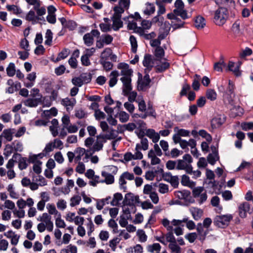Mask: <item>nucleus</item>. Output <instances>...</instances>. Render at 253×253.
I'll return each instance as SVG.
<instances>
[{
    "mask_svg": "<svg viewBox=\"0 0 253 253\" xmlns=\"http://www.w3.org/2000/svg\"><path fill=\"white\" fill-rule=\"evenodd\" d=\"M117 68L120 70V75L122 76L120 80L123 84V91L125 94H127L132 89L131 78L133 71L127 64L123 62L118 64Z\"/></svg>",
    "mask_w": 253,
    "mask_h": 253,
    "instance_id": "f257e3e1",
    "label": "nucleus"
},
{
    "mask_svg": "<svg viewBox=\"0 0 253 253\" xmlns=\"http://www.w3.org/2000/svg\"><path fill=\"white\" fill-rule=\"evenodd\" d=\"M103 134H100L96 136V139L88 137L84 140V145L90 149L92 153L102 150L104 144L106 143Z\"/></svg>",
    "mask_w": 253,
    "mask_h": 253,
    "instance_id": "f03ea898",
    "label": "nucleus"
},
{
    "mask_svg": "<svg viewBox=\"0 0 253 253\" xmlns=\"http://www.w3.org/2000/svg\"><path fill=\"white\" fill-rule=\"evenodd\" d=\"M137 102L139 110L142 112H144L145 113L141 115L135 114L133 116L134 118L140 117L142 119H145L147 116H152L155 118L156 117L155 111L153 109V106L151 104L148 103L147 107L145 102L143 99H138Z\"/></svg>",
    "mask_w": 253,
    "mask_h": 253,
    "instance_id": "7ed1b4c3",
    "label": "nucleus"
},
{
    "mask_svg": "<svg viewBox=\"0 0 253 253\" xmlns=\"http://www.w3.org/2000/svg\"><path fill=\"white\" fill-rule=\"evenodd\" d=\"M114 13L112 17L113 22L112 28L114 31H118L123 27V22L121 20L122 14L124 12V9L121 7H114Z\"/></svg>",
    "mask_w": 253,
    "mask_h": 253,
    "instance_id": "20e7f679",
    "label": "nucleus"
},
{
    "mask_svg": "<svg viewBox=\"0 0 253 253\" xmlns=\"http://www.w3.org/2000/svg\"><path fill=\"white\" fill-rule=\"evenodd\" d=\"M228 17L227 9L224 7H219L214 12V22L216 25L222 26L225 23Z\"/></svg>",
    "mask_w": 253,
    "mask_h": 253,
    "instance_id": "39448f33",
    "label": "nucleus"
},
{
    "mask_svg": "<svg viewBox=\"0 0 253 253\" xmlns=\"http://www.w3.org/2000/svg\"><path fill=\"white\" fill-rule=\"evenodd\" d=\"M192 195L194 198L197 199L199 204H202L207 199V192L203 187H195L192 190Z\"/></svg>",
    "mask_w": 253,
    "mask_h": 253,
    "instance_id": "423d86ee",
    "label": "nucleus"
},
{
    "mask_svg": "<svg viewBox=\"0 0 253 253\" xmlns=\"http://www.w3.org/2000/svg\"><path fill=\"white\" fill-rule=\"evenodd\" d=\"M91 80V76L90 74L83 73L78 77L73 78L72 80V83L75 86L81 87L84 84L89 83Z\"/></svg>",
    "mask_w": 253,
    "mask_h": 253,
    "instance_id": "0eeeda50",
    "label": "nucleus"
},
{
    "mask_svg": "<svg viewBox=\"0 0 253 253\" xmlns=\"http://www.w3.org/2000/svg\"><path fill=\"white\" fill-rule=\"evenodd\" d=\"M175 8L173 10V13L177 16H180L183 19H187V11L184 9V4L181 0H176L174 3Z\"/></svg>",
    "mask_w": 253,
    "mask_h": 253,
    "instance_id": "6e6552de",
    "label": "nucleus"
},
{
    "mask_svg": "<svg viewBox=\"0 0 253 253\" xmlns=\"http://www.w3.org/2000/svg\"><path fill=\"white\" fill-rule=\"evenodd\" d=\"M235 86L234 83L231 80H229L228 85L223 95L224 99L229 103H232L233 101L235 96Z\"/></svg>",
    "mask_w": 253,
    "mask_h": 253,
    "instance_id": "1a4fd4ad",
    "label": "nucleus"
},
{
    "mask_svg": "<svg viewBox=\"0 0 253 253\" xmlns=\"http://www.w3.org/2000/svg\"><path fill=\"white\" fill-rule=\"evenodd\" d=\"M231 219V215H217L215 217L214 223L218 227L224 228L228 225Z\"/></svg>",
    "mask_w": 253,
    "mask_h": 253,
    "instance_id": "9d476101",
    "label": "nucleus"
},
{
    "mask_svg": "<svg viewBox=\"0 0 253 253\" xmlns=\"http://www.w3.org/2000/svg\"><path fill=\"white\" fill-rule=\"evenodd\" d=\"M140 146L139 145H136L135 151L134 154L130 152H127L124 155V159L126 161H129L131 160H141L143 158V154L141 152Z\"/></svg>",
    "mask_w": 253,
    "mask_h": 253,
    "instance_id": "9b49d317",
    "label": "nucleus"
},
{
    "mask_svg": "<svg viewBox=\"0 0 253 253\" xmlns=\"http://www.w3.org/2000/svg\"><path fill=\"white\" fill-rule=\"evenodd\" d=\"M44 156L43 153H40L38 155H33V169L35 172L37 174H40L42 172V163L38 158H42Z\"/></svg>",
    "mask_w": 253,
    "mask_h": 253,
    "instance_id": "f8f14e48",
    "label": "nucleus"
},
{
    "mask_svg": "<svg viewBox=\"0 0 253 253\" xmlns=\"http://www.w3.org/2000/svg\"><path fill=\"white\" fill-rule=\"evenodd\" d=\"M100 32L97 30H92L90 33L85 34L83 40L85 44L87 46H91L94 42L93 37H99Z\"/></svg>",
    "mask_w": 253,
    "mask_h": 253,
    "instance_id": "ddd939ff",
    "label": "nucleus"
},
{
    "mask_svg": "<svg viewBox=\"0 0 253 253\" xmlns=\"http://www.w3.org/2000/svg\"><path fill=\"white\" fill-rule=\"evenodd\" d=\"M174 131L175 132L172 136V140L175 144L178 143L180 139H181L180 137L188 136L190 134V131L188 130L184 129H180L178 127L174 128Z\"/></svg>",
    "mask_w": 253,
    "mask_h": 253,
    "instance_id": "4468645a",
    "label": "nucleus"
},
{
    "mask_svg": "<svg viewBox=\"0 0 253 253\" xmlns=\"http://www.w3.org/2000/svg\"><path fill=\"white\" fill-rule=\"evenodd\" d=\"M150 82L151 80L150 79L149 76L148 74L145 75L143 78H139L137 85L138 90H145L150 87Z\"/></svg>",
    "mask_w": 253,
    "mask_h": 253,
    "instance_id": "2eb2a0df",
    "label": "nucleus"
},
{
    "mask_svg": "<svg viewBox=\"0 0 253 253\" xmlns=\"http://www.w3.org/2000/svg\"><path fill=\"white\" fill-rule=\"evenodd\" d=\"M253 209L251 208L250 205L247 202H244L241 204L239 206V212L240 217L245 218L247 216V213H251Z\"/></svg>",
    "mask_w": 253,
    "mask_h": 253,
    "instance_id": "dca6fc26",
    "label": "nucleus"
},
{
    "mask_svg": "<svg viewBox=\"0 0 253 253\" xmlns=\"http://www.w3.org/2000/svg\"><path fill=\"white\" fill-rule=\"evenodd\" d=\"M176 15L174 13H169L167 14L168 18L172 20L171 25L174 29L181 28L184 24V22L180 20Z\"/></svg>",
    "mask_w": 253,
    "mask_h": 253,
    "instance_id": "f3484780",
    "label": "nucleus"
},
{
    "mask_svg": "<svg viewBox=\"0 0 253 253\" xmlns=\"http://www.w3.org/2000/svg\"><path fill=\"white\" fill-rule=\"evenodd\" d=\"M41 221L46 225V229L51 232L53 229V223L51 221V216L47 213H43L41 217Z\"/></svg>",
    "mask_w": 253,
    "mask_h": 253,
    "instance_id": "a211bd4d",
    "label": "nucleus"
},
{
    "mask_svg": "<svg viewBox=\"0 0 253 253\" xmlns=\"http://www.w3.org/2000/svg\"><path fill=\"white\" fill-rule=\"evenodd\" d=\"M46 10L44 7L38 8L33 11V22H38L43 20L42 16L45 14Z\"/></svg>",
    "mask_w": 253,
    "mask_h": 253,
    "instance_id": "6ab92c4d",
    "label": "nucleus"
},
{
    "mask_svg": "<svg viewBox=\"0 0 253 253\" xmlns=\"http://www.w3.org/2000/svg\"><path fill=\"white\" fill-rule=\"evenodd\" d=\"M139 200L138 196H135L133 194L129 193L126 195L124 202L126 205H133L139 203Z\"/></svg>",
    "mask_w": 253,
    "mask_h": 253,
    "instance_id": "aec40b11",
    "label": "nucleus"
},
{
    "mask_svg": "<svg viewBox=\"0 0 253 253\" xmlns=\"http://www.w3.org/2000/svg\"><path fill=\"white\" fill-rule=\"evenodd\" d=\"M56 9L53 5H50L47 7L48 15L46 16V20L49 23L53 24L56 23Z\"/></svg>",
    "mask_w": 253,
    "mask_h": 253,
    "instance_id": "412c9836",
    "label": "nucleus"
},
{
    "mask_svg": "<svg viewBox=\"0 0 253 253\" xmlns=\"http://www.w3.org/2000/svg\"><path fill=\"white\" fill-rule=\"evenodd\" d=\"M33 180L35 181L33 182V190L37 189L38 186H43L47 184L46 179L41 175L35 177Z\"/></svg>",
    "mask_w": 253,
    "mask_h": 253,
    "instance_id": "4be33fe9",
    "label": "nucleus"
},
{
    "mask_svg": "<svg viewBox=\"0 0 253 253\" xmlns=\"http://www.w3.org/2000/svg\"><path fill=\"white\" fill-rule=\"evenodd\" d=\"M189 211L193 219L195 220H199L203 215V211L197 207H192L190 208Z\"/></svg>",
    "mask_w": 253,
    "mask_h": 253,
    "instance_id": "5701e85b",
    "label": "nucleus"
},
{
    "mask_svg": "<svg viewBox=\"0 0 253 253\" xmlns=\"http://www.w3.org/2000/svg\"><path fill=\"white\" fill-rule=\"evenodd\" d=\"M16 77L19 79H24V83L25 85L29 87L32 86V74H29L26 79H24L23 74L20 71L17 70L16 71Z\"/></svg>",
    "mask_w": 253,
    "mask_h": 253,
    "instance_id": "b1692460",
    "label": "nucleus"
},
{
    "mask_svg": "<svg viewBox=\"0 0 253 253\" xmlns=\"http://www.w3.org/2000/svg\"><path fill=\"white\" fill-rule=\"evenodd\" d=\"M177 167L176 169L178 170H184L187 173L191 172L192 166H189L182 159L177 160Z\"/></svg>",
    "mask_w": 253,
    "mask_h": 253,
    "instance_id": "393cba45",
    "label": "nucleus"
},
{
    "mask_svg": "<svg viewBox=\"0 0 253 253\" xmlns=\"http://www.w3.org/2000/svg\"><path fill=\"white\" fill-rule=\"evenodd\" d=\"M154 61L155 60L153 59L151 55L146 54L144 57L143 65L147 69L150 70L154 65Z\"/></svg>",
    "mask_w": 253,
    "mask_h": 253,
    "instance_id": "a878e982",
    "label": "nucleus"
},
{
    "mask_svg": "<svg viewBox=\"0 0 253 253\" xmlns=\"http://www.w3.org/2000/svg\"><path fill=\"white\" fill-rule=\"evenodd\" d=\"M158 61H159L156 66V70L158 72H162L169 68V63L166 59L163 58Z\"/></svg>",
    "mask_w": 253,
    "mask_h": 253,
    "instance_id": "bb28decb",
    "label": "nucleus"
},
{
    "mask_svg": "<svg viewBox=\"0 0 253 253\" xmlns=\"http://www.w3.org/2000/svg\"><path fill=\"white\" fill-rule=\"evenodd\" d=\"M101 175L104 178L103 180V183H105L106 184L109 185L114 183V176L111 173L106 172V171H101Z\"/></svg>",
    "mask_w": 253,
    "mask_h": 253,
    "instance_id": "cd10ccee",
    "label": "nucleus"
},
{
    "mask_svg": "<svg viewBox=\"0 0 253 253\" xmlns=\"http://www.w3.org/2000/svg\"><path fill=\"white\" fill-rule=\"evenodd\" d=\"M42 102V95L39 94V90L33 89V107L37 106Z\"/></svg>",
    "mask_w": 253,
    "mask_h": 253,
    "instance_id": "c85d7f7f",
    "label": "nucleus"
},
{
    "mask_svg": "<svg viewBox=\"0 0 253 253\" xmlns=\"http://www.w3.org/2000/svg\"><path fill=\"white\" fill-rule=\"evenodd\" d=\"M146 135L152 139L153 143L157 142L160 139V135L154 129H148L146 131Z\"/></svg>",
    "mask_w": 253,
    "mask_h": 253,
    "instance_id": "c756f323",
    "label": "nucleus"
},
{
    "mask_svg": "<svg viewBox=\"0 0 253 253\" xmlns=\"http://www.w3.org/2000/svg\"><path fill=\"white\" fill-rule=\"evenodd\" d=\"M181 183L184 186H188L190 188L194 187L196 185V183L191 180L189 177L185 174L182 176Z\"/></svg>",
    "mask_w": 253,
    "mask_h": 253,
    "instance_id": "7c9ffc66",
    "label": "nucleus"
},
{
    "mask_svg": "<svg viewBox=\"0 0 253 253\" xmlns=\"http://www.w3.org/2000/svg\"><path fill=\"white\" fill-rule=\"evenodd\" d=\"M118 76L119 73L117 71H113L110 73L109 75L110 80L109 81L110 87H112L116 84L118 82L117 78Z\"/></svg>",
    "mask_w": 253,
    "mask_h": 253,
    "instance_id": "2f4dec72",
    "label": "nucleus"
},
{
    "mask_svg": "<svg viewBox=\"0 0 253 253\" xmlns=\"http://www.w3.org/2000/svg\"><path fill=\"white\" fill-rule=\"evenodd\" d=\"M15 133V129L8 128L4 129L2 133V136L8 141H11L13 138V134Z\"/></svg>",
    "mask_w": 253,
    "mask_h": 253,
    "instance_id": "473e14b6",
    "label": "nucleus"
},
{
    "mask_svg": "<svg viewBox=\"0 0 253 253\" xmlns=\"http://www.w3.org/2000/svg\"><path fill=\"white\" fill-rule=\"evenodd\" d=\"M75 162L81 161L82 157L85 154L86 150L84 148L78 147L75 150Z\"/></svg>",
    "mask_w": 253,
    "mask_h": 253,
    "instance_id": "72a5a7b5",
    "label": "nucleus"
},
{
    "mask_svg": "<svg viewBox=\"0 0 253 253\" xmlns=\"http://www.w3.org/2000/svg\"><path fill=\"white\" fill-rule=\"evenodd\" d=\"M17 160L18 162V168L20 170H23L26 169L28 164L30 163L29 160H28L27 158L25 157H20Z\"/></svg>",
    "mask_w": 253,
    "mask_h": 253,
    "instance_id": "f704fd0d",
    "label": "nucleus"
},
{
    "mask_svg": "<svg viewBox=\"0 0 253 253\" xmlns=\"http://www.w3.org/2000/svg\"><path fill=\"white\" fill-rule=\"evenodd\" d=\"M219 159V157L218 155V153L215 148H214V151H213L212 153L210 154L208 157H207V160L208 162L212 165H213L216 161H217Z\"/></svg>",
    "mask_w": 253,
    "mask_h": 253,
    "instance_id": "c9c22d12",
    "label": "nucleus"
},
{
    "mask_svg": "<svg viewBox=\"0 0 253 253\" xmlns=\"http://www.w3.org/2000/svg\"><path fill=\"white\" fill-rule=\"evenodd\" d=\"M46 209L48 212V214L54 215L55 218L58 216H60L61 213L56 209L53 204H48L46 206Z\"/></svg>",
    "mask_w": 253,
    "mask_h": 253,
    "instance_id": "e433bc0d",
    "label": "nucleus"
},
{
    "mask_svg": "<svg viewBox=\"0 0 253 253\" xmlns=\"http://www.w3.org/2000/svg\"><path fill=\"white\" fill-rule=\"evenodd\" d=\"M20 157V155L18 153H14L12 159H10L6 165V168L7 169H13L15 161Z\"/></svg>",
    "mask_w": 253,
    "mask_h": 253,
    "instance_id": "4c0bfd02",
    "label": "nucleus"
},
{
    "mask_svg": "<svg viewBox=\"0 0 253 253\" xmlns=\"http://www.w3.org/2000/svg\"><path fill=\"white\" fill-rule=\"evenodd\" d=\"M76 103V100L75 98H69L68 97L63 99L61 100V104L64 106L71 107L72 108Z\"/></svg>",
    "mask_w": 253,
    "mask_h": 253,
    "instance_id": "58836bf2",
    "label": "nucleus"
},
{
    "mask_svg": "<svg viewBox=\"0 0 253 253\" xmlns=\"http://www.w3.org/2000/svg\"><path fill=\"white\" fill-rule=\"evenodd\" d=\"M146 249L147 251L151 253H154L155 252L159 253L161 249V246L159 243H154L148 245Z\"/></svg>",
    "mask_w": 253,
    "mask_h": 253,
    "instance_id": "ea45409f",
    "label": "nucleus"
},
{
    "mask_svg": "<svg viewBox=\"0 0 253 253\" xmlns=\"http://www.w3.org/2000/svg\"><path fill=\"white\" fill-rule=\"evenodd\" d=\"M70 54V50L68 49L65 48L62 50L58 55L55 60H53L54 62H57L61 60L66 58Z\"/></svg>",
    "mask_w": 253,
    "mask_h": 253,
    "instance_id": "a19ab883",
    "label": "nucleus"
},
{
    "mask_svg": "<svg viewBox=\"0 0 253 253\" xmlns=\"http://www.w3.org/2000/svg\"><path fill=\"white\" fill-rule=\"evenodd\" d=\"M228 69L229 71H232L237 76L240 75L239 67L235 65V63L229 61L228 64Z\"/></svg>",
    "mask_w": 253,
    "mask_h": 253,
    "instance_id": "79ce46f5",
    "label": "nucleus"
},
{
    "mask_svg": "<svg viewBox=\"0 0 253 253\" xmlns=\"http://www.w3.org/2000/svg\"><path fill=\"white\" fill-rule=\"evenodd\" d=\"M155 11V7L153 4L147 2L145 4V8L144 10V13L146 15H151Z\"/></svg>",
    "mask_w": 253,
    "mask_h": 253,
    "instance_id": "37998d69",
    "label": "nucleus"
},
{
    "mask_svg": "<svg viewBox=\"0 0 253 253\" xmlns=\"http://www.w3.org/2000/svg\"><path fill=\"white\" fill-rule=\"evenodd\" d=\"M57 114V110L54 108L52 107L49 110H44L42 114V116L46 118H50L52 116H55Z\"/></svg>",
    "mask_w": 253,
    "mask_h": 253,
    "instance_id": "c03bdc74",
    "label": "nucleus"
},
{
    "mask_svg": "<svg viewBox=\"0 0 253 253\" xmlns=\"http://www.w3.org/2000/svg\"><path fill=\"white\" fill-rule=\"evenodd\" d=\"M206 25L205 19L202 16H198L195 21V26L198 29H202Z\"/></svg>",
    "mask_w": 253,
    "mask_h": 253,
    "instance_id": "a18cd8bd",
    "label": "nucleus"
},
{
    "mask_svg": "<svg viewBox=\"0 0 253 253\" xmlns=\"http://www.w3.org/2000/svg\"><path fill=\"white\" fill-rule=\"evenodd\" d=\"M123 196L122 194L119 193H115L114 195L113 199L110 202L111 206H116L119 205V202L122 200Z\"/></svg>",
    "mask_w": 253,
    "mask_h": 253,
    "instance_id": "49530a36",
    "label": "nucleus"
},
{
    "mask_svg": "<svg viewBox=\"0 0 253 253\" xmlns=\"http://www.w3.org/2000/svg\"><path fill=\"white\" fill-rule=\"evenodd\" d=\"M165 51L162 47H157L154 51V55L155 57L156 58V60H161L163 58V57L164 56Z\"/></svg>",
    "mask_w": 253,
    "mask_h": 253,
    "instance_id": "de8ad7c7",
    "label": "nucleus"
},
{
    "mask_svg": "<svg viewBox=\"0 0 253 253\" xmlns=\"http://www.w3.org/2000/svg\"><path fill=\"white\" fill-rule=\"evenodd\" d=\"M17 205L20 209H23L26 205L31 206L32 205V199H28L27 202L22 199H20L17 201Z\"/></svg>",
    "mask_w": 253,
    "mask_h": 253,
    "instance_id": "09e8293b",
    "label": "nucleus"
},
{
    "mask_svg": "<svg viewBox=\"0 0 253 253\" xmlns=\"http://www.w3.org/2000/svg\"><path fill=\"white\" fill-rule=\"evenodd\" d=\"M223 123V120L220 118H214L211 121V126L212 128L219 127Z\"/></svg>",
    "mask_w": 253,
    "mask_h": 253,
    "instance_id": "8fccbe9b",
    "label": "nucleus"
},
{
    "mask_svg": "<svg viewBox=\"0 0 253 253\" xmlns=\"http://www.w3.org/2000/svg\"><path fill=\"white\" fill-rule=\"evenodd\" d=\"M219 202H220V199L217 196H213L211 198V205L213 207H217V211H220L222 210V207L221 206H220L219 205Z\"/></svg>",
    "mask_w": 253,
    "mask_h": 253,
    "instance_id": "3c124183",
    "label": "nucleus"
},
{
    "mask_svg": "<svg viewBox=\"0 0 253 253\" xmlns=\"http://www.w3.org/2000/svg\"><path fill=\"white\" fill-rule=\"evenodd\" d=\"M6 73L9 77H13L16 73L15 66L13 63H10L6 68Z\"/></svg>",
    "mask_w": 253,
    "mask_h": 253,
    "instance_id": "603ef678",
    "label": "nucleus"
},
{
    "mask_svg": "<svg viewBox=\"0 0 253 253\" xmlns=\"http://www.w3.org/2000/svg\"><path fill=\"white\" fill-rule=\"evenodd\" d=\"M75 162L77 164L75 168L76 171L80 174H83L84 173L85 170V166L84 163L81 161Z\"/></svg>",
    "mask_w": 253,
    "mask_h": 253,
    "instance_id": "864d4df0",
    "label": "nucleus"
},
{
    "mask_svg": "<svg viewBox=\"0 0 253 253\" xmlns=\"http://www.w3.org/2000/svg\"><path fill=\"white\" fill-rule=\"evenodd\" d=\"M107 131L108 132V133L105 134H103L104 138L106 141L107 139H113L116 137L117 134L116 133V131L114 129L110 128Z\"/></svg>",
    "mask_w": 253,
    "mask_h": 253,
    "instance_id": "5fc2aeb1",
    "label": "nucleus"
},
{
    "mask_svg": "<svg viewBox=\"0 0 253 253\" xmlns=\"http://www.w3.org/2000/svg\"><path fill=\"white\" fill-rule=\"evenodd\" d=\"M112 50L110 48H106L101 53L100 58L101 60H107L112 55Z\"/></svg>",
    "mask_w": 253,
    "mask_h": 253,
    "instance_id": "6e6d98bb",
    "label": "nucleus"
},
{
    "mask_svg": "<svg viewBox=\"0 0 253 253\" xmlns=\"http://www.w3.org/2000/svg\"><path fill=\"white\" fill-rule=\"evenodd\" d=\"M206 96L208 99L213 101L216 99L217 94L214 90L212 89H209L206 92Z\"/></svg>",
    "mask_w": 253,
    "mask_h": 253,
    "instance_id": "4d7b16f0",
    "label": "nucleus"
},
{
    "mask_svg": "<svg viewBox=\"0 0 253 253\" xmlns=\"http://www.w3.org/2000/svg\"><path fill=\"white\" fill-rule=\"evenodd\" d=\"M201 78L200 76L197 74H196L194 76V79L192 83V86L193 88L195 90H198L200 87V81Z\"/></svg>",
    "mask_w": 253,
    "mask_h": 253,
    "instance_id": "13d9d810",
    "label": "nucleus"
},
{
    "mask_svg": "<svg viewBox=\"0 0 253 253\" xmlns=\"http://www.w3.org/2000/svg\"><path fill=\"white\" fill-rule=\"evenodd\" d=\"M168 181H169L174 187H177L179 184V179L177 176H169Z\"/></svg>",
    "mask_w": 253,
    "mask_h": 253,
    "instance_id": "bf43d9fd",
    "label": "nucleus"
},
{
    "mask_svg": "<svg viewBox=\"0 0 253 253\" xmlns=\"http://www.w3.org/2000/svg\"><path fill=\"white\" fill-rule=\"evenodd\" d=\"M129 41L131 46L132 51L135 53L137 48V42L135 37L132 35L130 36L129 37Z\"/></svg>",
    "mask_w": 253,
    "mask_h": 253,
    "instance_id": "052dcab7",
    "label": "nucleus"
},
{
    "mask_svg": "<svg viewBox=\"0 0 253 253\" xmlns=\"http://www.w3.org/2000/svg\"><path fill=\"white\" fill-rule=\"evenodd\" d=\"M136 145H139L140 149L143 150H147L148 149V140L146 138H141L140 143H137Z\"/></svg>",
    "mask_w": 253,
    "mask_h": 253,
    "instance_id": "680f3d73",
    "label": "nucleus"
},
{
    "mask_svg": "<svg viewBox=\"0 0 253 253\" xmlns=\"http://www.w3.org/2000/svg\"><path fill=\"white\" fill-rule=\"evenodd\" d=\"M81 201V197L79 195H75L72 197L70 199V205L71 207H73L76 205H78Z\"/></svg>",
    "mask_w": 253,
    "mask_h": 253,
    "instance_id": "e2e57ef3",
    "label": "nucleus"
},
{
    "mask_svg": "<svg viewBox=\"0 0 253 253\" xmlns=\"http://www.w3.org/2000/svg\"><path fill=\"white\" fill-rule=\"evenodd\" d=\"M55 225L57 227L63 228L66 227V223L61 218V214L55 217Z\"/></svg>",
    "mask_w": 253,
    "mask_h": 253,
    "instance_id": "0e129e2a",
    "label": "nucleus"
},
{
    "mask_svg": "<svg viewBox=\"0 0 253 253\" xmlns=\"http://www.w3.org/2000/svg\"><path fill=\"white\" fill-rule=\"evenodd\" d=\"M121 239L116 237L109 241V246L113 251H115L117 245L120 243Z\"/></svg>",
    "mask_w": 253,
    "mask_h": 253,
    "instance_id": "69168bd1",
    "label": "nucleus"
},
{
    "mask_svg": "<svg viewBox=\"0 0 253 253\" xmlns=\"http://www.w3.org/2000/svg\"><path fill=\"white\" fill-rule=\"evenodd\" d=\"M169 248L171 250V253H181V248L176 243L169 244Z\"/></svg>",
    "mask_w": 253,
    "mask_h": 253,
    "instance_id": "338daca9",
    "label": "nucleus"
},
{
    "mask_svg": "<svg viewBox=\"0 0 253 253\" xmlns=\"http://www.w3.org/2000/svg\"><path fill=\"white\" fill-rule=\"evenodd\" d=\"M101 40L105 44L108 45L110 44L113 40V38L110 35H103L101 36Z\"/></svg>",
    "mask_w": 253,
    "mask_h": 253,
    "instance_id": "774afa93",
    "label": "nucleus"
}]
</instances>
